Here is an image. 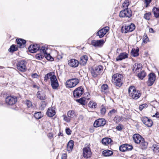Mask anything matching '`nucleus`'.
Here are the masks:
<instances>
[{
    "mask_svg": "<svg viewBox=\"0 0 159 159\" xmlns=\"http://www.w3.org/2000/svg\"><path fill=\"white\" fill-rule=\"evenodd\" d=\"M123 77L122 75L116 73L112 76V82L113 84L118 87L121 86L123 84Z\"/></svg>",
    "mask_w": 159,
    "mask_h": 159,
    "instance_id": "f257e3e1",
    "label": "nucleus"
},
{
    "mask_svg": "<svg viewBox=\"0 0 159 159\" xmlns=\"http://www.w3.org/2000/svg\"><path fill=\"white\" fill-rule=\"evenodd\" d=\"M129 96L134 99H137L140 96V91L136 90L134 86L130 87L128 89Z\"/></svg>",
    "mask_w": 159,
    "mask_h": 159,
    "instance_id": "f03ea898",
    "label": "nucleus"
},
{
    "mask_svg": "<svg viewBox=\"0 0 159 159\" xmlns=\"http://www.w3.org/2000/svg\"><path fill=\"white\" fill-rule=\"evenodd\" d=\"M78 79L74 78L68 80L66 81L65 84L66 87L72 88L75 86L79 82Z\"/></svg>",
    "mask_w": 159,
    "mask_h": 159,
    "instance_id": "7ed1b4c3",
    "label": "nucleus"
},
{
    "mask_svg": "<svg viewBox=\"0 0 159 159\" xmlns=\"http://www.w3.org/2000/svg\"><path fill=\"white\" fill-rule=\"evenodd\" d=\"M27 62L24 60H21L17 64V68L20 71H25L27 69L26 65Z\"/></svg>",
    "mask_w": 159,
    "mask_h": 159,
    "instance_id": "20e7f679",
    "label": "nucleus"
},
{
    "mask_svg": "<svg viewBox=\"0 0 159 159\" xmlns=\"http://www.w3.org/2000/svg\"><path fill=\"white\" fill-rule=\"evenodd\" d=\"M135 26L134 24L131 23L130 25L122 26L121 31L123 33H126L133 31L135 29Z\"/></svg>",
    "mask_w": 159,
    "mask_h": 159,
    "instance_id": "39448f33",
    "label": "nucleus"
},
{
    "mask_svg": "<svg viewBox=\"0 0 159 159\" xmlns=\"http://www.w3.org/2000/svg\"><path fill=\"white\" fill-rule=\"evenodd\" d=\"M50 81L52 88L54 89H57L59 86V83L56 76L53 75L51 77Z\"/></svg>",
    "mask_w": 159,
    "mask_h": 159,
    "instance_id": "423d86ee",
    "label": "nucleus"
},
{
    "mask_svg": "<svg viewBox=\"0 0 159 159\" xmlns=\"http://www.w3.org/2000/svg\"><path fill=\"white\" fill-rule=\"evenodd\" d=\"M132 16V11L129 9H124L120 12L119 16L121 17L130 18Z\"/></svg>",
    "mask_w": 159,
    "mask_h": 159,
    "instance_id": "0eeeda50",
    "label": "nucleus"
},
{
    "mask_svg": "<svg viewBox=\"0 0 159 159\" xmlns=\"http://www.w3.org/2000/svg\"><path fill=\"white\" fill-rule=\"evenodd\" d=\"M84 89L81 87L77 88L73 91V95L75 98H78L81 97L84 93Z\"/></svg>",
    "mask_w": 159,
    "mask_h": 159,
    "instance_id": "6e6552de",
    "label": "nucleus"
},
{
    "mask_svg": "<svg viewBox=\"0 0 159 159\" xmlns=\"http://www.w3.org/2000/svg\"><path fill=\"white\" fill-rule=\"evenodd\" d=\"M17 102V98L15 96H9L6 98V103L8 105H12L15 104Z\"/></svg>",
    "mask_w": 159,
    "mask_h": 159,
    "instance_id": "1a4fd4ad",
    "label": "nucleus"
},
{
    "mask_svg": "<svg viewBox=\"0 0 159 159\" xmlns=\"http://www.w3.org/2000/svg\"><path fill=\"white\" fill-rule=\"evenodd\" d=\"M156 79V75L154 73H151L148 75V79L147 84L149 86H152L154 83Z\"/></svg>",
    "mask_w": 159,
    "mask_h": 159,
    "instance_id": "9d476101",
    "label": "nucleus"
},
{
    "mask_svg": "<svg viewBox=\"0 0 159 159\" xmlns=\"http://www.w3.org/2000/svg\"><path fill=\"white\" fill-rule=\"evenodd\" d=\"M109 30V28L108 27H105L98 31L97 33V35L99 36L100 38H102L107 32Z\"/></svg>",
    "mask_w": 159,
    "mask_h": 159,
    "instance_id": "9b49d317",
    "label": "nucleus"
},
{
    "mask_svg": "<svg viewBox=\"0 0 159 159\" xmlns=\"http://www.w3.org/2000/svg\"><path fill=\"white\" fill-rule=\"evenodd\" d=\"M106 124V122L104 119H99L95 120L94 123V126L95 127L104 126Z\"/></svg>",
    "mask_w": 159,
    "mask_h": 159,
    "instance_id": "f8f14e48",
    "label": "nucleus"
},
{
    "mask_svg": "<svg viewBox=\"0 0 159 159\" xmlns=\"http://www.w3.org/2000/svg\"><path fill=\"white\" fill-rule=\"evenodd\" d=\"M104 43V40L103 39L97 40H94L91 41V44L95 47H99L102 46Z\"/></svg>",
    "mask_w": 159,
    "mask_h": 159,
    "instance_id": "ddd939ff",
    "label": "nucleus"
},
{
    "mask_svg": "<svg viewBox=\"0 0 159 159\" xmlns=\"http://www.w3.org/2000/svg\"><path fill=\"white\" fill-rule=\"evenodd\" d=\"M83 155L84 157L86 158H88L90 157L91 152L89 147H85L83 148Z\"/></svg>",
    "mask_w": 159,
    "mask_h": 159,
    "instance_id": "4468645a",
    "label": "nucleus"
},
{
    "mask_svg": "<svg viewBox=\"0 0 159 159\" xmlns=\"http://www.w3.org/2000/svg\"><path fill=\"white\" fill-rule=\"evenodd\" d=\"M142 68V65L140 63H135L133 66V71L136 73L140 71Z\"/></svg>",
    "mask_w": 159,
    "mask_h": 159,
    "instance_id": "2eb2a0df",
    "label": "nucleus"
},
{
    "mask_svg": "<svg viewBox=\"0 0 159 159\" xmlns=\"http://www.w3.org/2000/svg\"><path fill=\"white\" fill-rule=\"evenodd\" d=\"M28 49L29 51L31 53L36 52L39 49V45L37 44H34L32 45H31L29 47Z\"/></svg>",
    "mask_w": 159,
    "mask_h": 159,
    "instance_id": "dca6fc26",
    "label": "nucleus"
},
{
    "mask_svg": "<svg viewBox=\"0 0 159 159\" xmlns=\"http://www.w3.org/2000/svg\"><path fill=\"white\" fill-rule=\"evenodd\" d=\"M143 123L148 127H151L152 125V121L147 117H143L142 119Z\"/></svg>",
    "mask_w": 159,
    "mask_h": 159,
    "instance_id": "f3484780",
    "label": "nucleus"
},
{
    "mask_svg": "<svg viewBox=\"0 0 159 159\" xmlns=\"http://www.w3.org/2000/svg\"><path fill=\"white\" fill-rule=\"evenodd\" d=\"M68 64L70 66L76 67L78 66L79 62L77 60L75 59H72L68 61Z\"/></svg>",
    "mask_w": 159,
    "mask_h": 159,
    "instance_id": "a211bd4d",
    "label": "nucleus"
},
{
    "mask_svg": "<svg viewBox=\"0 0 159 159\" xmlns=\"http://www.w3.org/2000/svg\"><path fill=\"white\" fill-rule=\"evenodd\" d=\"M133 148L132 145L129 144H123L121 145L120 148V150L121 152H125L128 150H130Z\"/></svg>",
    "mask_w": 159,
    "mask_h": 159,
    "instance_id": "6ab92c4d",
    "label": "nucleus"
},
{
    "mask_svg": "<svg viewBox=\"0 0 159 159\" xmlns=\"http://www.w3.org/2000/svg\"><path fill=\"white\" fill-rule=\"evenodd\" d=\"M133 138L134 142L137 144H139L144 139L141 135L138 134H134Z\"/></svg>",
    "mask_w": 159,
    "mask_h": 159,
    "instance_id": "aec40b11",
    "label": "nucleus"
},
{
    "mask_svg": "<svg viewBox=\"0 0 159 159\" xmlns=\"http://www.w3.org/2000/svg\"><path fill=\"white\" fill-rule=\"evenodd\" d=\"M16 42L17 44L18 47L19 48H23L25 46V44L26 43L25 40H23L22 39H17Z\"/></svg>",
    "mask_w": 159,
    "mask_h": 159,
    "instance_id": "412c9836",
    "label": "nucleus"
},
{
    "mask_svg": "<svg viewBox=\"0 0 159 159\" xmlns=\"http://www.w3.org/2000/svg\"><path fill=\"white\" fill-rule=\"evenodd\" d=\"M128 57V54L126 52L120 53L119 55L116 58V60L117 61H121Z\"/></svg>",
    "mask_w": 159,
    "mask_h": 159,
    "instance_id": "4be33fe9",
    "label": "nucleus"
},
{
    "mask_svg": "<svg viewBox=\"0 0 159 159\" xmlns=\"http://www.w3.org/2000/svg\"><path fill=\"white\" fill-rule=\"evenodd\" d=\"M56 113L55 108L52 107L48 109L47 112V114L48 116L51 117L55 115Z\"/></svg>",
    "mask_w": 159,
    "mask_h": 159,
    "instance_id": "5701e85b",
    "label": "nucleus"
},
{
    "mask_svg": "<svg viewBox=\"0 0 159 159\" xmlns=\"http://www.w3.org/2000/svg\"><path fill=\"white\" fill-rule=\"evenodd\" d=\"M74 142L72 140H70L68 143L67 145V150L69 152H71L73 148Z\"/></svg>",
    "mask_w": 159,
    "mask_h": 159,
    "instance_id": "b1692460",
    "label": "nucleus"
},
{
    "mask_svg": "<svg viewBox=\"0 0 159 159\" xmlns=\"http://www.w3.org/2000/svg\"><path fill=\"white\" fill-rule=\"evenodd\" d=\"M37 97L40 100H44L46 98V95L43 91H39L37 93Z\"/></svg>",
    "mask_w": 159,
    "mask_h": 159,
    "instance_id": "393cba45",
    "label": "nucleus"
},
{
    "mask_svg": "<svg viewBox=\"0 0 159 159\" xmlns=\"http://www.w3.org/2000/svg\"><path fill=\"white\" fill-rule=\"evenodd\" d=\"M88 60V57L86 55H84L80 57V63L81 65H85Z\"/></svg>",
    "mask_w": 159,
    "mask_h": 159,
    "instance_id": "a878e982",
    "label": "nucleus"
},
{
    "mask_svg": "<svg viewBox=\"0 0 159 159\" xmlns=\"http://www.w3.org/2000/svg\"><path fill=\"white\" fill-rule=\"evenodd\" d=\"M111 142L112 140L111 139L108 138H104L102 140V143L105 145L111 144Z\"/></svg>",
    "mask_w": 159,
    "mask_h": 159,
    "instance_id": "bb28decb",
    "label": "nucleus"
},
{
    "mask_svg": "<svg viewBox=\"0 0 159 159\" xmlns=\"http://www.w3.org/2000/svg\"><path fill=\"white\" fill-rule=\"evenodd\" d=\"M68 116L71 118H73L75 117L76 116V114L75 111L74 110H70L67 113Z\"/></svg>",
    "mask_w": 159,
    "mask_h": 159,
    "instance_id": "cd10ccee",
    "label": "nucleus"
},
{
    "mask_svg": "<svg viewBox=\"0 0 159 159\" xmlns=\"http://www.w3.org/2000/svg\"><path fill=\"white\" fill-rule=\"evenodd\" d=\"M152 12L155 18H159V7L153 8L152 9Z\"/></svg>",
    "mask_w": 159,
    "mask_h": 159,
    "instance_id": "c85d7f7f",
    "label": "nucleus"
},
{
    "mask_svg": "<svg viewBox=\"0 0 159 159\" xmlns=\"http://www.w3.org/2000/svg\"><path fill=\"white\" fill-rule=\"evenodd\" d=\"M139 144H140V148L143 149H146L148 147V143L145 141L144 139Z\"/></svg>",
    "mask_w": 159,
    "mask_h": 159,
    "instance_id": "c756f323",
    "label": "nucleus"
},
{
    "mask_svg": "<svg viewBox=\"0 0 159 159\" xmlns=\"http://www.w3.org/2000/svg\"><path fill=\"white\" fill-rule=\"evenodd\" d=\"M139 49L138 48L136 49L133 48L131 52V55L134 57L138 56L139 55Z\"/></svg>",
    "mask_w": 159,
    "mask_h": 159,
    "instance_id": "7c9ffc66",
    "label": "nucleus"
},
{
    "mask_svg": "<svg viewBox=\"0 0 159 159\" xmlns=\"http://www.w3.org/2000/svg\"><path fill=\"white\" fill-rule=\"evenodd\" d=\"M47 50H48L47 48L45 46H43L41 47H39V50H40L41 53L45 55L47 53Z\"/></svg>",
    "mask_w": 159,
    "mask_h": 159,
    "instance_id": "2f4dec72",
    "label": "nucleus"
},
{
    "mask_svg": "<svg viewBox=\"0 0 159 159\" xmlns=\"http://www.w3.org/2000/svg\"><path fill=\"white\" fill-rule=\"evenodd\" d=\"M102 154L106 157L109 156L113 154V152L111 151L107 150L103 151Z\"/></svg>",
    "mask_w": 159,
    "mask_h": 159,
    "instance_id": "473e14b6",
    "label": "nucleus"
},
{
    "mask_svg": "<svg viewBox=\"0 0 159 159\" xmlns=\"http://www.w3.org/2000/svg\"><path fill=\"white\" fill-rule=\"evenodd\" d=\"M146 75V73L144 70L142 71L138 74V77L140 79L142 80L144 78Z\"/></svg>",
    "mask_w": 159,
    "mask_h": 159,
    "instance_id": "72a5a7b5",
    "label": "nucleus"
},
{
    "mask_svg": "<svg viewBox=\"0 0 159 159\" xmlns=\"http://www.w3.org/2000/svg\"><path fill=\"white\" fill-rule=\"evenodd\" d=\"M76 102L83 105H85L86 104L85 98H82L79 99H77Z\"/></svg>",
    "mask_w": 159,
    "mask_h": 159,
    "instance_id": "f704fd0d",
    "label": "nucleus"
},
{
    "mask_svg": "<svg viewBox=\"0 0 159 159\" xmlns=\"http://www.w3.org/2000/svg\"><path fill=\"white\" fill-rule=\"evenodd\" d=\"M89 107L91 108H95L97 107V103L93 101H91L88 104Z\"/></svg>",
    "mask_w": 159,
    "mask_h": 159,
    "instance_id": "c9c22d12",
    "label": "nucleus"
},
{
    "mask_svg": "<svg viewBox=\"0 0 159 159\" xmlns=\"http://www.w3.org/2000/svg\"><path fill=\"white\" fill-rule=\"evenodd\" d=\"M17 50V48L16 46L15 45L13 44L12 45L10 48L9 49L8 51L11 52H13Z\"/></svg>",
    "mask_w": 159,
    "mask_h": 159,
    "instance_id": "e433bc0d",
    "label": "nucleus"
},
{
    "mask_svg": "<svg viewBox=\"0 0 159 159\" xmlns=\"http://www.w3.org/2000/svg\"><path fill=\"white\" fill-rule=\"evenodd\" d=\"M52 73H48L44 77V80L45 82H47L48 79H51V78L52 76Z\"/></svg>",
    "mask_w": 159,
    "mask_h": 159,
    "instance_id": "4c0bfd02",
    "label": "nucleus"
},
{
    "mask_svg": "<svg viewBox=\"0 0 159 159\" xmlns=\"http://www.w3.org/2000/svg\"><path fill=\"white\" fill-rule=\"evenodd\" d=\"M102 69V67L101 66H99L96 67L93 70L99 74Z\"/></svg>",
    "mask_w": 159,
    "mask_h": 159,
    "instance_id": "58836bf2",
    "label": "nucleus"
},
{
    "mask_svg": "<svg viewBox=\"0 0 159 159\" xmlns=\"http://www.w3.org/2000/svg\"><path fill=\"white\" fill-rule=\"evenodd\" d=\"M129 5V2L128 0H125L124 1L122 4L123 8L124 9H128V6Z\"/></svg>",
    "mask_w": 159,
    "mask_h": 159,
    "instance_id": "ea45409f",
    "label": "nucleus"
},
{
    "mask_svg": "<svg viewBox=\"0 0 159 159\" xmlns=\"http://www.w3.org/2000/svg\"><path fill=\"white\" fill-rule=\"evenodd\" d=\"M42 116L43 115L41 112L35 113L34 114V116L37 119H39L41 118Z\"/></svg>",
    "mask_w": 159,
    "mask_h": 159,
    "instance_id": "a19ab883",
    "label": "nucleus"
},
{
    "mask_svg": "<svg viewBox=\"0 0 159 159\" xmlns=\"http://www.w3.org/2000/svg\"><path fill=\"white\" fill-rule=\"evenodd\" d=\"M44 57L46 59L50 61H53L54 58L50 55V54L47 53L44 55Z\"/></svg>",
    "mask_w": 159,
    "mask_h": 159,
    "instance_id": "79ce46f5",
    "label": "nucleus"
},
{
    "mask_svg": "<svg viewBox=\"0 0 159 159\" xmlns=\"http://www.w3.org/2000/svg\"><path fill=\"white\" fill-rule=\"evenodd\" d=\"M44 57V54H43L41 53L37 54L35 55V57L36 59L38 60H40L42 59Z\"/></svg>",
    "mask_w": 159,
    "mask_h": 159,
    "instance_id": "37998d69",
    "label": "nucleus"
},
{
    "mask_svg": "<svg viewBox=\"0 0 159 159\" xmlns=\"http://www.w3.org/2000/svg\"><path fill=\"white\" fill-rule=\"evenodd\" d=\"M108 86L106 84L102 85L101 87V90L102 92H105L108 90Z\"/></svg>",
    "mask_w": 159,
    "mask_h": 159,
    "instance_id": "c03bdc74",
    "label": "nucleus"
},
{
    "mask_svg": "<svg viewBox=\"0 0 159 159\" xmlns=\"http://www.w3.org/2000/svg\"><path fill=\"white\" fill-rule=\"evenodd\" d=\"M151 15V12L146 13L144 15V18L147 20H149L150 19Z\"/></svg>",
    "mask_w": 159,
    "mask_h": 159,
    "instance_id": "a18cd8bd",
    "label": "nucleus"
},
{
    "mask_svg": "<svg viewBox=\"0 0 159 159\" xmlns=\"http://www.w3.org/2000/svg\"><path fill=\"white\" fill-rule=\"evenodd\" d=\"M101 113V115H104L106 112V108L103 106H102L100 109Z\"/></svg>",
    "mask_w": 159,
    "mask_h": 159,
    "instance_id": "49530a36",
    "label": "nucleus"
},
{
    "mask_svg": "<svg viewBox=\"0 0 159 159\" xmlns=\"http://www.w3.org/2000/svg\"><path fill=\"white\" fill-rule=\"evenodd\" d=\"M117 112V110L115 109H113L111 110L108 113V115L111 117V116L114 115L115 113Z\"/></svg>",
    "mask_w": 159,
    "mask_h": 159,
    "instance_id": "de8ad7c7",
    "label": "nucleus"
},
{
    "mask_svg": "<svg viewBox=\"0 0 159 159\" xmlns=\"http://www.w3.org/2000/svg\"><path fill=\"white\" fill-rule=\"evenodd\" d=\"M153 151L157 152L159 151V146L157 144H153Z\"/></svg>",
    "mask_w": 159,
    "mask_h": 159,
    "instance_id": "09e8293b",
    "label": "nucleus"
},
{
    "mask_svg": "<svg viewBox=\"0 0 159 159\" xmlns=\"http://www.w3.org/2000/svg\"><path fill=\"white\" fill-rule=\"evenodd\" d=\"M121 120V118L118 116H115L114 118V121L116 123H118Z\"/></svg>",
    "mask_w": 159,
    "mask_h": 159,
    "instance_id": "8fccbe9b",
    "label": "nucleus"
},
{
    "mask_svg": "<svg viewBox=\"0 0 159 159\" xmlns=\"http://www.w3.org/2000/svg\"><path fill=\"white\" fill-rule=\"evenodd\" d=\"M63 117L64 120L66 122H69L70 121V119L68 116H67L65 115H63Z\"/></svg>",
    "mask_w": 159,
    "mask_h": 159,
    "instance_id": "3c124183",
    "label": "nucleus"
},
{
    "mask_svg": "<svg viewBox=\"0 0 159 159\" xmlns=\"http://www.w3.org/2000/svg\"><path fill=\"white\" fill-rule=\"evenodd\" d=\"M47 104V102L45 101H42L41 104V109L43 110Z\"/></svg>",
    "mask_w": 159,
    "mask_h": 159,
    "instance_id": "603ef678",
    "label": "nucleus"
},
{
    "mask_svg": "<svg viewBox=\"0 0 159 159\" xmlns=\"http://www.w3.org/2000/svg\"><path fill=\"white\" fill-rule=\"evenodd\" d=\"M148 105L147 104H143L140 105L139 107V109L140 111H142L144 108L147 107Z\"/></svg>",
    "mask_w": 159,
    "mask_h": 159,
    "instance_id": "864d4df0",
    "label": "nucleus"
},
{
    "mask_svg": "<svg viewBox=\"0 0 159 159\" xmlns=\"http://www.w3.org/2000/svg\"><path fill=\"white\" fill-rule=\"evenodd\" d=\"M92 75L93 77H95L97 76V75H98L97 72H96L95 70L93 69L91 72Z\"/></svg>",
    "mask_w": 159,
    "mask_h": 159,
    "instance_id": "5fc2aeb1",
    "label": "nucleus"
},
{
    "mask_svg": "<svg viewBox=\"0 0 159 159\" xmlns=\"http://www.w3.org/2000/svg\"><path fill=\"white\" fill-rule=\"evenodd\" d=\"M25 104L28 107H30L32 106V103L30 101L27 100Z\"/></svg>",
    "mask_w": 159,
    "mask_h": 159,
    "instance_id": "6e6d98bb",
    "label": "nucleus"
},
{
    "mask_svg": "<svg viewBox=\"0 0 159 159\" xmlns=\"http://www.w3.org/2000/svg\"><path fill=\"white\" fill-rule=\"evenodd\" d=\"M66 133L68 135H70L71 134V130L69 128H67L66 129Z\"/></svg>",
    "mask_w": 159,
    "mask_h": 159,
    "instance_id": "4d7b16f0",
    "label": "nucleus"
},
{
    "mask_svg": "<svg viewBox=\"0 0 159 159\" xmlns=\"http://www.w3.org/2000/svg\"><path fill=\"white\" fill-rule=\"evenodd\" d=\"M48 136L49 139H51L53 138V135L52 133H50L48 134Z\"/></svg>",
    "mask_w": 159,
    "mask_h": 159,
    "instance_id": "13d9d810",
    "label": "nucleus"
},
{
    "mask_svg": "<svg viewBox=\"0 0 159 159\" xmlns=\"http://www.w3.org/2000/svg\"><path fill=\"white\" fill-rule=\"evenodd\" d=\"M67 155L66 153H64L62 155L61 158V159H66Z\"/></svg>",
    "mask_w": 159,
    "mask_h": 159,
    "instance_id": "bf43d9fd",
    "label": "nucleus"
},
{
    "mask_svg": "<svg viewBox=\"0 0 159 159\" xmlns=\"http://www.w3.org/2000/svg\"><path fill=\"white\" fill-rule=\"evenodd\" d=\"M31 76L34 78H37L38 76V75L36 73H34Z\"/></svg>",
    "mask_w": 159,
    "mask_h": 159,
    "instance_id": "052dcab7",
    "label": "nucleus"
},
{
    "mask_svg": "<svg viewBox=\"0 0 159 159\" xmlns=\"http://www.w3.org/2000/svg\"><path fill=\"white\" fill-rule=\"evenodd\" d=\"M83 118L84 117L82 115H80L79 117V120H83Z\"/></svg>",
    "mask_w": 159,
    "mask_h": 159,
    "instance_id": "680f3d73",
    "label": "nucleus"
},
{
    "mask_svg": "<svg viewBox=\"0 0 159 159\" xmlns=\"http://www.w3.org/2000/svg\"><path fill=\"white\" fill-rule=\"evenodd\" d=\"M149 32L151 33H154V31L153 29L152 28H150L149 29Z\"/></svg>",
    "mask_w": 159,
    "mask_h": 159,
    "instance_id": "e2e57ef3",
    "label": "nucleus"
},
{
    "mask_svg": "<svg viewBox=\"0 0 159 159\" xmlns=\"http://www.w3.org/2000/svg\"><path fill=\"white\" fill-rule=\"evenodd\" d=\"M116 129L117 130H120L122 129V127L120 126H117L116 127Z\"/></svg>",
    "mask_w": 159,
    "mask_h": 159,
    "instance_id": "0e129e2a",
    "label": "nucleus"
},
{
    "mask_svg": "<svg viewBox=\"0 0 159 159\" xmlns=\"http://www.w3.org/2000/svg\"><path fill=\"white\" fill-rule=\"evenodd\" d=\"M155 115V117L157 118H159V113L157 112V113H156Z\"/></svg>",
    "mask_w": 159,
    "mask_h": 159,
    "instance_id": "69168bd1",
    "label": "nucleus"
},
{
    "mask_svg": "<svg viewBox=\"0 0 159 159\" xmlns=\"http://www.w3.org/2000/svg\"><path fill=\"white\" fill-rule=\"evenodd\" d=\"M44 124H47L48 126H50L51 125V124H50V123L48 121H45L44 122Z\"/></svg>",
    "mask_w": 159,
    "mask_h": 159,
    "instance_id": "338daca9",
    "label": "nucleus"
},
{
    "mask_svg": "<svg viewBox=\"0 0 159 159\" xmlns=\"http://www.w3.org/2000/svg\"><path fill=\"white\" fill-rule=\"evenodd\" d=\"M152 117H155V115H153L152 116Z\"/></svg>",
    "mask_w": 159,
    "mask_h": 159,
    "instance_id": "774afa93",
    "label": "nucleus"
}]
</instances>
